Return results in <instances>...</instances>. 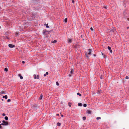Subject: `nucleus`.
<instances>
[{
    "instance_id": "obj_12",
    "label": "nucleus",
    "mask_w": 129,
    "mask_h": 129,
    "mask_svg": "<svg viewBox=\"0 0 129 129\" xmlns=\"http://www.w3.org/2000/svg\"><path fill=\"white\" fill-rule=\"evenodd\" d=\"M4 70L6 72H7L8 71V68H5L4 69Z\"/></svg>"
},
{
    "instance_id": "obj_41",
    "label": "nucleus",
    "mask_w": 129,
    "mask_h": 129,
    "mask_svg": "<svg viewBox=\"0 0 129 129\" xmlns=\"http://www.w3.org/2000/svg\"><path fill=\"white\" fill-rule=\"evenodd\" d=\"M56 115L57 116H58V115H59L58 114H57Z\"/></svg>"
},
{
    "instance_id": "obj_10",
    "label": "nucleus",
    "mask_w": 129,
    "mask_h": 129,
    "mask_svg": "<svg viewBox=\"0 0 129 129\" xmlns=\"http://www.w3.org/2000/svg\"><path fill=\"white\" fill-rule=\"evenodd\" d=\"M78 105L79 106H81L82 105V104L81 103H78Z\"/></svg>"
},
{
    "instance_id": "obj_38",
    "label": "nucleus",
    "mask_w": 129,
    "mask_h": 129,
    "mask_svg": "<svg viewBox=\"0 0 129 129\" xmlns=\"http://www.w3.org/2000/svg\"><path fill=\"white\" fill-rule=\"evenodd\" d=\"M2 125H1V124H0V128H1L2 127V126H1Z\"/></svg>"
},
{
    "instance_id": "obj_9",
    "label": "nucleus",
    "mask_w": 129,
    "mask_h": 129,
    "mask_svg": "<svg viewBox=\"0 0 129 129\" xmlns=\"http://www.w3.org/2000/svg\"><path fill=\"white\" fill-rule=\"evenodd\" d=\"M48 74V72H46V73L44 74V76L45 77L46 76V75H47Z\"/></svg>"
},
{
    "instance_id": "obj_33",
    "label": "nucleus",
    "mask_w": 129,
    "mask_h": 129,
    "mask_svg": "<svg viewBox=\"0 0 129 129\" xmlns=\"http://www.w3.org/2000/svg\"><path fill=\"white\" fill-rule=\"evenodd\" d=\"M104 8L105 9H107V7L105 6L104 7Z\"/></svg>"
},
{
    "instance_id": "obj_32",
    "label": "nucleus",
    "mask_w": 129,
    "mask_h": 129,
    "mask_svg": "<svg viewBox=\"0 0 129 129\" xmlns=\"http://www.w3.org/2000/svg\"><path fill=\"white\" fill-rule=\"evenodd\" d=\"M90 29L92 31H93V28H92V27H91L90 28Z\"/></svg>"
},
{
    "instance_id": "obj_26",
    "label": "nucleus",
    "mask_w": 129,
    "mask_h": 129,
    "mask_svg": "<svg viewBox=\"0 0 129 129\" xmlns=\"http://www.w3.org/2000/svg\"><path fill=\"white\" fill-rule=\"evenodd\" d=\"M87 106V105L86 104H84L83 105V106L84 107H86Z\"/></svg>"
},
{
    "instance_id": "obj_18",
    "label": "nucleus",
    "mask_w": 129,
    "mask_h": 129,
    "mask_svg": "<svg viewBox=\"0 0 129 129\" xmlns=\"http://www.w3.org/2000/svg\"><path fill=\"white\" fill-rule=\"evenodd\" d=\"M71 103H68L69 106L70 107H71Z\"/></svg>"
},
{
    "instance_id": "obj_28",
    "label": "nucleus",
    "mask_w": 129,
    "mask_h": 129,
    "mask_svg": "<svg viewBox=\"0 0 129 129\" xmlns=\"http://www.w3.org/2000/svg\"><path fill=\"white\" fill-rule=\"evenodd\" d=\"M11 101V100L10 99H8L7 100V102H9Z\"/></svg>"
},
{
    "instance_id": "obj_40",
    "label": "nucleus",
    "mask_w": 129,
    "mask_h": 129,
    "mask_svg": "<svg viewBox=\"0 0 129 129\" xmlns=\"http://www.w3.org/2000/svg\"><path fill=\"white\" fill-rule=\"evenodd\" d=\"M71 75H69V77H71Z\"/></svg>"
},
{
    "instance_id": "obj_27",
    "label": "nucleus",
    "mask_w": 129,
    "mask_h": 129,
    "mask_svg": "<svg viewBox=\"0 0 129 129\" xmlns=\"http://www.w3.org/2000/svg\"><path fill=\"white\" fill-rule=\"evenodd\" d=\"M101 119V118L100 117H97L96 118V119H97V120L100 119Z\"/></svg>"
},
{
    "instance_id": "obj_5",
    "label": "nucleus",
    "mask_w": 129,
    "mask_h": 129,
    "mask_svg": "<svg viewBox=\"0 0 129 129\" xmlns=\"http://www.w3.org/2000/svg\"><path fill=\"white\" fill-rule=\"evenodd\" d=\"M68 41L69 43H71L72 42L71 39H68Z\"/></svg>"
},
{
    "instance_id": "obj_30",
    "label": "nucleus",
    "mask_w": 129,
    "mask_h": 129,
    "mask_svg": "<svg viewBox=\"0 0 129 129\" xmlns=\"http://www.w3.org/2000/svg\"><path fill=\"white\" fill-rule=\"evenodd\" d=\"M46 27L47 28H49V26H48V24H47L46 25Z\"/></svg>"
},
{
    "instance_id": "obj_39",
    "label": "nucleus",
    "mask_w": 129,
    "mask_h": 129,
    "mask_svg": "<svg viewBox=\"0 0 129 129\" xmlns=\"http://www.w3.org/2000/svg\"><path fill=\"white\" fill-rule=\"evenodd\" d=\"M61 116L62 117L63 116V115H62V114H61Z\"/></svg>"
},
{
    "instance_id": "obj_31",
    "label": "nucleus",
    "mask_w": 129,
    "mask_h": 129,
    "mask_svg": "<svg viewBox=\"0 0 129 129\" xmlns=\"http://www.w3.org/2000/svg\"><path fill=\"white\" fill-rule=\"evenodd\" d=\"M125 78L126 79H128V77L127 76H126L125 77Z\"/></svg>"
},
{
    "instance_id": "obj_42",
    "label": "nucleus",
    "mask_w": 129,
    "mask_h": 129,
    "mask_svg": "<svg viewBox=\"0 0 129 129\" xmlns=\"http://www.w3.org/2000/svg\"><path fill=\"white\" fill-rule=\"evenodd\" d=\"M129 28V27H127V28L128 29Z\"/></svg>"
},
{
    "instance_id": "obj_6",
    "label": "nucleus",
    "mask_w": 129,
    "mask_h": 129,
    "mask_svg": "<svg viewBox=\"0 0 129 129\" xmlns=\"http://www.w3.org/2000/svg\"><path fill=\"white\" fill-rule=\"evenodd\" d=\"M3 98H5L6 99H7L8 98V96L7 95H5V96H3Z\"/></svg>"
},
{
    "instance_id": "obj_16",
    "label": "nucleus",
    "mask_w": 129,
    "mask_h": 129,
    "mask_svg": "<svg viewBox=\"0 0 129 129\" xmlns=\"http://www.w3.org/2000/svg\"><path fill=\"white\" fill-rule=\"evenodd\" d=\"M74 71V70H73V69H72L70 72V73L71 74H72L73 73Z\"/></svg>"
},
{
    "instance_id": "obj_3",
    "label": "nucleus",
    "mask_w": 129,
    "mask_h": 129,
    "mask_svg": "<svg viewBox=\"0 0 129 129\" xmlns=\"http://www.w3.org/2000/svg\"><path fill=\"white\" fill-rule=\"evenodd\" d=\"M8 46L10 48H12L14 47V45L11 44H9L8 45Z\"/></svg>"
},
{
    "instance_id": "obj_17",
    "label": "nucleus",
    "mask_w": 129,
    "mask_h": 129,
    "mask_svg": "<svg viewBox=\"0 0 129 129\" xmlns=\"http://www.w3.org/2000/svg\"><path fill=\"white\" fill-rule=\"evenodd\" d=\"M1 93L2 94H5V92L4 91H2L1 92Z\"/></svg>"
},
{
    "instance_id": "obj_37",
    "label": "nucleus",
    "mask_w": 129,
    "mask_h": 129,
    "mask_svg": "<svg viewBox=\"0 0 129 129\" xmlns=\"http://www.w3.org/2000/svg\"><path fill=\"white\" fill-rule=\"evenodd\" d=\"M22 63L23 64L25 63V62L24 61H22Z\"/></svg>"
},
{
    "instance_id": "obj_44",
    "label": "nucleus",
    "mask_w": 129,
    "mask_h": 129,
    "mask_svg": "<svg viewBox=\"0 0 129 129\" xmlns=\"http://www.w3.org/2000/svg\"><path fill=\"white\" fill-rule=\"evenodd\" d=\"M2 101H3V99H2Z\"/></svg>"
},
{
    "instance_id": "obj_25",
    "label": "nucleus",
    "mask_w": 129,
    "mask_h": 129,
    "mask_svg": "<svg viewBox=\"0 0 129 129\" xmlns=\"http://www.w3.org/2000/svg\"><path fill=\"white\" fill-rule=\"evenodd\" d=\"M56 84L58 86L59 85V84L58 83V82L57 81L56 82Z\"/></svg>"
},
{
    "instance_id": "obj_20",
    "label": "nucleus",
    "mask_w": 129,
    "mask_h": 129,
    "mask_svg": "<svg viewBox=\"0 0 129 129\" xmlns=\"http://www.w3.org/2000/svg\"><path fill=\"white\" fill-rule=\"evenodd\" d=\"M19 76H20V78L21 79H22L23 78V77L22 76H20V74H19Z\"/></svg>"
},
{
    "instance_id": "obj_45",
    "label": "nucleus",
    "mask_w": 129,
    "mask_h": 129,
    "mask_svg": "<svg viewBox=\"0 0 129 129\" xmlns=\"http://www.w3.org/2000/svg\"><path fill=\"white\" fill-rule=\"evenodd\" d=\"M1 123V121H0V123Z\"/></svg>"
},
{
    "instance_id": "obj_22",
    "label": "nucleus",
    "mask_w": 129,
    "mask_h": 129,
    "mask_svg": "<svg viewBox=\"0 0 129 129\" xmlns=\"http://www.w3.org/2000/svg\"><path fill=\"white\" fill-rule=\"evenodd\" d=\"M77 95H79V96H81V94L79 92L77 93Z\"/></svg>"
},
{
    "instance_id": "obj_14",
    "label": "nucleus",
    "mask_w": 129,
    "mask_h": 129,
    "mask_svg": "<svg viewBox=\"0 0 129 129\" xmlns=\"http://www.w3.org/2000/svg\"><path fill=\"white\" fill-rule=\"evenodd\" d=\"M4 118L6 120H7L8 119V118L7 116H5Z\"/></svg>"
},
{
    "instance_id": "obj_43",
    "label": "nucleus",
    "mask_w": 129,
    "mask_h": 129,
    "mask_svg": "<svg viewBox=\"0 0 129 129\" xmlns=\"http://www.w3.org/2000/svg\"><path fill=\"white\" fill-rule=\"evenodd\" d=\"M81 37H82V35H81Z\"/></svg>"
},
{
    "instance_id": "obj_36",
    "label": "nucleus",
    "mask_w": 129,
    "mask_h": 129,
    "mask_svg": "<svg viewBox=\"0 0 129 129\" xmlns=\"http://www.w3.org/2000/svg\"><path fill=\"white\" fill-rule=\"evenodd\" d=\"M100 78H101V79H103V77H102V76H101V77H100Z\"/></svg>"
},
{
    "instance_id": "obj_35",
    "label": "nucleus",
    "mask_w": 129,
    "mask_h": 129,
    "mask_svg": "<svg viewBox=\"0 0 129 129\" xmlns=\"http://www.w3.org/2000/svg\"><path fill=\"white\" fill-rule=\"evenodd\" d=\"M110 52L112 53V50H111V49L110 50Z\"/></svg>"
},
{
    "instance_id": "obj_34",
    "label": "nucleus",
    "mask_w": 129,
    "mask_h": 129,
    "mask_svg": "<svg viewBox=\"0 0 129 129\" xmlns=\"http://www.w3.org/2000/svg\"><path fill=\"white\" fill-rule=\"evenodd\" d=\"M72 3H74V0H72Z\"/></svg>"
},
{
    "instance_id": "obj_13",
    "label": "nucleus",
    "mask_w": 129,
    "mask_h": 129,
    "mask_svg": "<svg viewBox=\"0 0 129 129\" xmlns=\"http://www.w3.org/2000/svg\"><path fill=\"white\" fill-rule=\"evenodd\" d=\"M57 125L58 126H59L61 124L60 123L58 122L57 123Z\"/></svg>"
},
{
    "instance_id": "obj_21",
    "label": "nucleus",
    "mask_w": 129,
    "mask_h": 129,
    "mask_svg": "<svg viewBox=\"0 0 129 129\" xmlns=\"http://www.w3.org/2000/svg\"><path fill=\"white\" fill-rule=\"evenodd\" d=\"M85 55L86 56V57L87 58H88L89 57V56H88L87 53V52H86V53H85Z\"/></svg>"
},
{
    "instance_id": "obj_24",
    "label": "nucleus",
    "mask_w": 129,
    "mask_h": 129,
    "mask_svg": "<svg viewBox=\"0 0 129 129\" xmlns=\"http://www.w3.org/2000/svg\"><path fill=\"white\" fill-rule=\"evenodd\" d=\"M64 21L65 22H66L67 21V18H66L64 20Z\"/></svg>"
},
{
    "instance_id": "obj_11",
    "label": "nucleus",
    "mask_w": 129,
    "mask_h": 129,
    "mask_svg": "<svg viewBox=\"0 0 129 129\" xmlns=\"http://www.w3.org/2000/svg\"><path fill=\"white\" fill-rule=\"evenodd\" d=\"M102 55L103 56V57L106 58V57H105V55H104L103 54V53L102 52H101Z\"/></svg>"
},
{
    "instance_id": "obj_4",
    "label": "nucleus",
    "mask_w": 129,
    "mask_h": 129,
    "mask_svg": "<svg viewBox=\"0 0 129 129\" xmlns=\"http://www.w3.org/2000/svg\"><path fill=\"white\" fill-rule=\"evenodd\" d=\"M86 112L88 114H91V111L90 110H87Z\"/></svg>"
},
{
    "instance_id": "obj_19",
    "label": "nucleus",
    "mask_w": 129,
    "mask_h": 129,
    "mask_svg": "<svg viewBox=\"0 0 129 129\" xmlns=\"http://www.w3.org/2000/svg\"><path fill=\"white\" fill-rule=\"evenodd\" d=\"M86 119V117L85 116L83 117H82V119H83V120H85Z\"/></svg>"
},
{
    "instance_id": "obj_29",
    "label": "nucleus",
    "mask_w": 129,
    "mask_h": 129,
    "mask_svg": "<svg viewBox=\"0 0 129 129\" xmlns=\"http://www.w3.org/2000/svg\"><path fill=\"white\" fill-rule=\"evenodd\" d=\"M2 115L3 116H5L6 115V114H5V113H3L2 114Z\"/></svg>"
},
{
    "instance_id": "obj_15",
    "label": "nucleus",
    "mask_w": 129,
    "mask_h": 129,
    "mask_svg": "<svg viewBox=\"0 0 129 129\" xmlns=\"http://www.w3.org/2000/svg\"><path fill=\"white\" fill-rule=\"evenodd\" d=\"M57 41L56 40H54V41H52L51 42L53 43H55Z\"/></svg>"
},
{
    "instance_id": "obj_8",
    "label": "nucleus",
    "mask_w": 129,
    "mask_h": 129,
    "mask_svg": "<svg viewBox=\"0 0 129 129\" xmlns=\"http://www.w3.org/2000/svg\"><path fill=\"white\" fill-rule=\"evenodd\" d=\"M42 98H43V95L41 94L40 95V97L39 98V99L40 100H41L42 99Z\"/></svg>"
},
{
    "instance_id": "obj_23",
    "label": "nucleus",
    "mask_w": 129,
    "mask_h": 129,
    "mask_svg": "<svg viewBox=\"0 0 129 129\" xmlns=\"http://www.w3.org/2000/svg\"><path fill=\"white\" fill-rule=\"evenodd\" d=\"M108 48L109 50H110L111 49V47L109 46H108Z\"/></svg>"
},
{
    "instance_id": "obj_1",
    "label": "nucleus",
    "mask_w": 129,
    "mask_h": 129,
    "mask_svg": "<svg viewBox=\"0 0 129 129\" xmlns=\"http://www.w3.org/2000/svg\"><path fill=\"white\" fill-rule=\"evenodd\" d=\"M2 122L3 123L1 124V125H8V123L7 122H6L4 120L2 121Z\"/></svg>"
},
{
    "instance_id": "obj_7",
    "label": "nucleus",
    "mask_w": 129,
    "mask_h": 129,
    "mask_svg": "<svg viewBox=\"0 0 129 129\" xmlns=\"http://www.w3.org/2000/svg\"><path fill=\"white\" fill-rule=\"evenodd\" d=\"M88 51H89V52L88 53V54L89 55H90L91 54V49H88Z\"/></svg>"
},
{
    "instance_id": "obj_2",
    "label": "nucleus",
    "mask_w": 129,
    "mask_h": 129,
    "mask_svg": "<svg viewBox=\"0 0 129 129\" xmlns=\"http://www.w3.org/2000/svg\"><path fill=\"white\" fill-rule=\"evenodd\" d=\"M34 77V78L35 79H39V77L38 75L37 76L35 74H34L33 75Z\"/></svg>"
}]
</instances>
